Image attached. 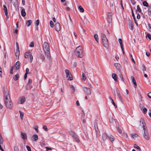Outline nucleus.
Masks as SVG:
<instances>
[{"mask_svg": "<svg viewBox=\"0 0 151 151\" xmlns=\"http://www.w3.org/2000/svg\"><path fill=\"white\" fill-rule=\"evenodd\" d=\"M4 102L7 108L11 109L13 106V104L9 96V91L6 89H4Z\"/></svg>", "mask_w": 151, "mask_h": 151, "instance_id": "f257e3e1", "label": "nucleus"}, {"mask_svg": "<svg viewBox=\"0 0 151 151\" xmlns=\"http://www.w3.org/2000/svg\"><path fill=\"white\" fill-rule=\"evenodd\" d=\"M43 50L46 55L48 57L50 56V47L48 43L46 42H44L43 45Z\"/></svg>", "mask_w": 151, "mask_h": 151, "instance_id": "f03ea898", "label": "nucleus"}, {"mask_svg": "<svg viewBox=\"0 0 151 151\" xmlns=\"http://www.w3.org/2000/svg\"><path fill=\"white\" fill-rule=\"evenodd\" d=\"M101 35L102 45L104 47L108 48L109 47V44L107 39L104 34L101 33Z\"/></svg>", "mask_w": 151, "mask_h": 151, "instance_id": "7ed1b4c3", "label": "nucleus"}, {"mask_svg": "<svg viewBox=\"0 0 151 151\" xmlns=\"http://www.w3.org/2000/svg\"><path fill=\"white\" fill-rule=\"evenodd\" d=\"M76 55L78 57L82 58L83 55V50L82 47L79 46L77 47L75 51Z\"/></svg>", "mask_w": 151, "mask_h": 151, "instance_id": "20e7f679", "label": "nucleus"}, {"mask_svg": "<svg viewBox=\"0 0 151 151\" xmlns=\"http://www.w3.org/2000/svg\"><path fill=\"white\" fill-rule=\"evenodd\" d=\"M65 71L66 74V77L68 78V80L70 81L73 80V78L72 76L69 71L68 69H66Z\"/></svg>", "mask_w": 151, "mask_h": 151, "instance_id": "39448f33", "label": "nucleus"}, {"mask_svg": "<svg viewBox=\"0 0 151 151\" xmlns=\"http://www.w3.org/2000/svg\"><path fill=\"white\" fill-rule=\"evenodd\" d=\"M24 57L27 59L30 58V62L31 63L33 59V57L30 52H25Z\"/></svg>", "mask_w": 151, "mask_h": 151, "instance_id": "423d86ee", "label": "nucleus"}, {"mask_svg": "<svg viewBox=\"0 0 151 151\" xmlns=\"http://www.w3.org/2000/svg\"><path fill=\"white\" fill-rule=\"evenodd\" d=\"M70 134L72 136L73 138L75 139V141L78 143L80 142V140L79 139L78 136L74 132L70 131Z\"/></svg>", "mask_w": 151, "mask_h": 151, "instance_id": "0eeeda50", "label": "nucleus"}, {"mask_svg": "<svg viewBox=\"0 0 151 151\" xmlns=\"http://www.w3.org/2000/svg\"><path fill=\"white\" fill-rule=\"evenodd\" d=\"M144 131V134H143V136L145 139L147 140H149L150 139V136L148 133L147 129H143Z\"/></svg>", "mask_w": 151, "mask_h": 151, "instance_id": "6e6552de", "label": "nucleus"}, {"mask_svg": "<svg viewBox=\"0 0 151 151\" xmlns=\"http://www.w3.org/2000/svg\"><path fill=\"white\" fill-rule=\"evenodd\" d=\"M83 89L85 93L87 95H89L91 94V91L89 88L84 87H83Z\"/></svg>", "mask_w": 151, "mask_h": 151, "instance_id": "1a4fd4ad", "label": "nucleus"}, {"mask_svg": "<svg viewBox=\"0 0 151 151\" xmlns=\"http://www.w3.org/2000/svg\"><path fill=\"white\" fill-rule=\"evenodd\" d=\"M112 20V14L111 13L109 12L107 14V21L109 23H111Z\"/></svg>", "mask_w": 151, "mask_h": 151, "instance_id": "9d476101", "label": "nucleus"}, {"mask_svg": "<svg viewBox=\"0 0 151 151\" xmlns=\"http://www.w3.org/2000/svg\"><path fill=\"white\" fill-rule=\"evenodd\" d=\"M140 122V125L142 126L143 129L147 128V127L145 126L146 124L143 119H141Z\"/></svg>", "mask_w": 151, "mask_h": 151, "instance_id": "9b49d317", "label": "nucleus"}, {"mask_svg": "<svg viewBox=\"0 0 151 151\" xmlns=\"http://www.w3.org/2000/svg\"><path fill=\"white\" fill-rule=\"evenodd\" d=\"M55 30L57 31H59L60 30V23L58 22L56 23L55 25Z\"/></svg>", "mask_w": 151, "mask_h": 151, "instance_id": "f8f14e48", "label": "nucleus"}, {"mask_svg": "<svg viewBox=\"0 0 151 151\" xmlns=\"http://www.w3.org/2000/svg\"><path fill=\"white\" fill-rule=\"evenodd\" d=\"M4 12L5 13V15L6 16L7 19L9 18L8 15V11L6 6L4 5L3 6Z\"/></svg>", "mask_w": 151, "mask_h": 151, "instance_id": "ddd939ff", "label": "nucleus"}, {"mask_svg": "<svg viewBox=\"0 0 151 151\" xmlns=\"http://www.w3.org/2000/svg\"><path fill=\"white\" fill-rule=\"evenodd\" d=\"M21 135L22 138L24 140L27 138V134H26L25 133L21 132Z\"/></svg>", "mask_w": 151, "mask_h": 151, "instance_id": "4468645a", "label": "nucleus"}, {"mask_svg": "<svg viewBox=\"0 0 151 151\" xmlns=\"http://www.w3.org/2000/svg\"><path fill=\"white\" fill-rule=\"evenodd\" d=\"M11 1L12 3L15 7L18 6V0H11Z\"/></svg>", "mask_w": 151, "mask_h": 151, "instance_id": "2eb2a0df", "label": "nucleus"}, {"mask_svg": "<svg viewBox=\"0 0 151 151\" xmlns=\"http://www.w3.org/2000/svg\"><path fill=\"white\" fill-rule=\"evenodd\" d=\"M94 127L95 128V131L97 133L98 131V129L97 126V120H95V122H94Z\"/></svg>", "mask_w": 151, "mask_h": 151, "instance_id": "dca6fc26", "label": "nucleus"}, {"mask_svg": "<svg viewBox=\"0 0 151 151\" xmlns=\"http://www.w3.org/2000/svg\"><path fill=\"white\" fill-rule=\"evenodd\" d=\"M27 90H29L31 89L32 86L30 84L27 83L25 86Z\"/></svg>", "mask_w": 151, "mask_h": 151, "instance_id": "f3484780", "label": "nucleus"}, {"mask_svg": "<svg viewBox=\"0 0 151 151\" xmlns=\"http://www.w3.org/2000/svg\"><path fill=\"white\" fill-rule=\"evenodd\" d=\"M131 78L132 80V82L133 84H134V86L135 88L137 87V84L136 80H135L134 77L133 76H131Z\"/></svg>", "mask_w": 151, "mask_h": 151, "instance_id": "a211bd4d", "label": "nucleus"}, {"mask_svg": "<svg viewBox=\"0 0 151 151\" xmlns=\"http://www.w3.org/2000/svg\"><path fill=\"white\" fill-rule=\"evenodd\" d=\"M20 65V63L19 61H17L16 63L15 64V67L16 70H18L19 69Z\"/></svg>", "mask_w": 151, "mask_h": 151, "instance_id": "6ab92c4d", "label": "nucleus"}, {"mask_svg": "<svg viewBox=\"0 0 151 151\" xmlns=\"http://www.w3.org/2000/svg\"><path fill=\"white\" fill-rule=\"evenodd\" d=\"M25 100V99L24 97L22 96L20 97L19 99V101L20 102V104H22L24 102Z\"/></svg>", "mask_w": 151, "mask_h": 151, "instance_id": "aec40b11", "label": "nucleus"}, {"mask_svg": "<svg viewBox=\"0 0 151 151\" xmlns=\"http://www.w3.org/2000/svg\"><path fill=\"white\" fill-rule=\"evenodd\" d=\"M112 77L113 79L115 81L117 82L118 80L117 79V76L115 73H113L112 74Z\"/></svg>", "mask_w": 151, "mask_h": 151, "instance_id": "412c9836", "label": "nucleus"}, {"mask_svg": "<svg viewBox=\"0 0 151 151\" xmlns=\"http://www.w3.org/2000/svg\"><path fill=\"white\" fill-rule=\"evenodd\" d=\"M107 135L106 133L103 134L102 135V138L103 140L104 141L107 138Z\"/></svg>", "mask_w": 151, "mask_h": 151, "instance_id": "4be33fe9", "label": "nucleus"}, {"mask_svg": "<svg viewBox=\"0 0 151 151\" xmlns=\"http://www.w3.org/2000/svg\"><path fill=\"white\" fill-rule=\"evenodd\" d=\"M32 23V21L31 20H29L26 21V24L27 27H29L31 25Z\"/></svg>", "mask_w": 151, "mask_h": 151, "instance_id": "5701e85b", "label": "nucleus"}, {"mask_svg": "<svg viewBox=\"0 0 151 151\" xmlns=\"http://www.w3.org/2000/svg\"><path fill=\"white\" fill-rule=\"evenodd\" d=\"M114 66L117 69L119 70L120 68V65L118 63H115L114 64Z\"/></svg>", "mask_w": 151, "mask_h": 151, "instance_id": "b1692460", "label": "nucleus"}, {"mask_svg": "<svg viewBox=\"0 0 151 151\" xmlns=\"http://www.w3.org/2000/svg\"><path fill=\"white\" fill-rule=\"evenodd\" d=\"M21 15L23 17H25L26 15V13L25 12V9H22L21 12Z\"/></svg>", "mask_w": 151, "mask_h": 151, "instance_id": "393cba45", "label": "nucleus"}, {"mask_svg": "<svg viewBox=\"0 0 151 151\" xmlns=\"http://www.w3.org/2000/svg\"><path fill=\"white\" fill-rule=\"evenodd\" d=\"M32 138L33 139L34 141H36L38 139V136L36 134H34L32 136Z\"/></svg>", "mask_w": 151, "mask_h": 151, "instance_id": "a878e982", "label": "nucleus"}, {"mask_svg": "<svg viewBox=\"0 0 151 151\" xmlns=\"http://www.w3.org/2000/svg\"><path fill=\"white\" fill-rule=\"evenodd\" d=\"M15 55L16 56L17 58H19V49L16 50Z\"/></svg>", "mask_w": 151, "mask_h": 151, "instance_id": "bb28decb", "label": "nucleus"}, {"mask_svg": "<svg viewBox=\"0 0 151 151\" xmlns=\"http://www.w3.org/2000/svg\"><path fill=\"white\" fill-rule=\"evenodd\" d=\"M116 91V92L117 93V96H118L119 98V99L120 101H121L122 102V99L121 96V95L120 94V93H119V92H118L119 90H117Z\"/></svg>", "mask_w": 151, "mask_h": 151, "instance_id": "cd10ccee", "label": "nucleus"}, {"mask_svg": "<svg viewBox=\"0 0 151 151\" xmlns=\"http://www.w3.org/2000/svg\"><path fill=\"white\" fill-rule=\"evenodd\" d=\"M109 139L111 141L113 142L114 140V137L111 135L108 136Z\"/></svg>", "mask_w": 151, "mask_h": 151, "instance_id": "c85d7f7f", "label": "nucleus"}, {"mask_svg": "<svg viewBox=\"0 0 151 151\" xmlns=\"http://www.w3.org/2000/svg\"><path fill=\"white\" fill-rule=\"evenodd\" d=\"M94 38L97 42H99V37L98 35L96 34L94 35Z\"/></svg>", "mask_w": 151, "mask_h": 151, "instance_id": "c756f323", "label": "nucleus"}, {"mask_svg": "<svg viewBox=\"0 0 151 151\" xmlns=\"http://www.w3.org/2000/svg\"><path fill=\"white\" fill-rule=\"evenodd\" d=\"M134 147L138 151H141L140 148L136 144L134 145Z\"/></svg>", "mask_w": 151, "mask_h": 151, "instance_id": "7c9ffc66", "label": "nucleus"}, {"mask_svg": "<svg viewBox=\"0 0 151 151\" xmlns=\"http://www.w3.org/2000/svg\"><path fill=\"white\" fill-rule=\"evenodd\" d=\"M109 99L111 100V103L114 105V106L115 107H117V105L115 104L114 102L113 99L111 97H109Z\"/></svg>", "mask_w": 151, "mask_h": 151, "instance_id": "2f4dec72", "label": "nucleus"}, {"mask_svg": "<svg viewBox=\"0 0 151 151\" xmlns=\"http://www.w3.org/2000/svg\"><path fill=\"white\" fill-rule=\"evenodd\" d=\"M129 24L130 25L129 28L131 30H133V24L132 21H131L129 23Z\"/></svg>", "mask_w": 151, "mask_h": 151, "instance_id": "473e14b6", "label": "nucleus"}, {"mask_svg": "<svg viewBox=\"0 0 151 151\" xmlns=\"http://www.w3.org/2000/svg\"><path fill=\"white\" fill-rule=\"evenodd\" d=\"M78 9L81 12H83L84 11V9L81 6H79Z\"/></svg>", "mask_w": 151, "mask_h": 151, "instance_id": "72a5a7b5", "label": "nucleus"}, {"mask_svg": "<svg viewBox=\"0 0 151 151\" xmlns=\"http://www.w3.org/2000/svg\"><path fill=\"white\" fill-rule=\"evenodd\" d=\"M120 44V45L121 46V47H123V44L122 43V40L121 38H119L118 40Z\"/></svg>", "mask_w": 151, "mask_h": 151, "instance_id": "f704fd0d", "label": "nucleus"}, {"mask_svg": "<svg viewBox=\"0 0 151 151\" xmlns=\"http://www.w3.org/2000/svg\"><path fill=\"white\" fill-rule=\"evenodd\" d=\"M109 122L111 123H113L114 122V119L112 116H110L109 117Z\"/></svg>", "mask_w": 151, "mask_h": 151, "instance_id": "c9c22d12", "label": "nucleus"}, {"mask_svg": "<svg viewBox=\"0 0 151 151\" xmlns=\"http://www.w3.org/2000/svg\"><path fill=\"white\" fill-rule=\"evenodd\" d=\"M19 77V75L18 74H17L14 77L13 79L14 80L16 81L18 79Z\"/></svg>", "mask_w": 151, "mask_h": 151, "instance_id": "e433bc0d", "label": "nucleus"}, {"mask_svg": "<svg viewBox=\"0 0 151 151\" xmlns=\"http://www.w3.org/2000/svg\"><path fill=\"white\" fill-rule=\"evenodd\" d=\"M19 112L20 113V118L22 119L24 116L23 113L20 111H19Z\"/></svg>", "mask_w": 151, "mask_h": 151, "instance_id": "4c0bfd02", "label": "nucleus"}, {"mask_svg": "<svg viewBox=\"0 0 151 151\" xmlns=\"http://www.w3.org/2000/svg\"><path fill=\"white\" fill-rule=\"evenodd\" d=\"M143 4L144 6L147 7L148 6V3L145 1L143 2Z\"/></svg>", "mask_w": 151, "mask_h": 151, "instance_id": "58836bf2", "label": "nucleus"}, {"mask_svg": "<svg viewBox=\"0 0 151 151\" xmlns=\"http://www.w3.org/2000/svg\"><path fill=\"white\" fill-rule=\"evenodd\" d=\"M80 30L83 34H86V31L82 27H81V29H80Z\"/></svg>", "mask_w": 151, "mask_h": 151, "instance_id": "ea45409f", "label": "nucleus"}, {"mask_svg": "<svg viewBox=\"0 0 151 151\" xmlns=\"http://www.w3.org/2000/svg\"><path fill=\"white\" fill-rule=\"evenodd\" d=\"M137 11H138L140 13L141 12V10L139 5H138L137 6V10L136 11L137 12Z\"/></svg>", "mask_w": 151, "mask_h": 151, "instance_id": "a19ab883", "label": "nucleus"}, {"mask_svg": "<svg viewBox=\"0 0 151 151\" xmlns=\"http://www.w3.org/2000/svg\"><path fill=\"white\" fill-rule=\"evenodd\" d=\"M132 136L133 138H134L138 136V135L136 133H133L132 134Z\"/></svg>", "mask_w": 151, "mask_h": 151, "instance_id": "79ce46f5", "label": "nucleus"}, {"mask_svg": "<svg viewBox=\"0 0 151 151\" xmlns=\"http://www.w3.org/2000/svg\"><path fill=\"white\" fill-rule=\"evenodd\" d=\"M142 71L143 72L145 71L146 70V69L145 67V65H144L142 64Z\"/></svg>", "mask_w": 151, "mask_h": 151, "instance_id": "37998d69", "label": "nucleus"}, {"mask_svg": "<svg viewBox=\"0 0 151 151\" xmlns=\"http://www.w3.org/2000/svg\"><path fill=\"white\" fill-rule=\"evenodd\" d=\"M50 26L51 27H54V24L53 22L51 20L50 21Z\"/></svg>", "mask_w": 151, "mask_h": 151, "instance_id": "c03bdc74", "label": "nucleus"}, {"mask_svg": "<svg viewBox=\"0 0 151 151\" xmlns=\"http://www.w3.org/2000/svg\"><path fill=\"white\" fill-rule=\"evenodd\" d=\"M148 14L149 16L150 17V19L151 20V11L148 9Z\"/></svg>", "mask_w": 151, "mask_h": 151, "instance_id": "a18cd8bd", "label": "nucleus"}, {"mask_svg": "<svg viewBox=\"0 0 151 151\" xmlns=\"http://www.w3.org/2000/svg\"><path fill=\"white\" fill-rule=\"evenodd\" d=\"M29 46L31 47H33L34 46V42H31L29 45Z\"/></svg>", "mask_w": 151, "mask_h": 151, "instance_id": "49530a36", "label": "nucleus"}, {"mask_svg": "<svg viewBox=\"0 0 151 151\" xmlns=\"http://www.w3.org/2000/svg\"><path fill=\"white\" fill-rule=\"evenodd\" d=\"M82 76L83 77V79L84 80H85L86 78V77L85 76V74L84 73H83L82 75Z\"/></svg>", "mask_w": 151, "mask_h": 151, "instance_id": "de8ad7c7", "label": "nucleus"}, {"mask_svg": "<svg viewBox=\"0 0 151 151\" xmlns=\"http://www.w3.org/2000/svg\"><path fill=\"white\" fill-rule=\"evenodd\" d=\"M117 130L118 132L119 133L121 134L122 133V131L120 128H119V127H117Z\"/></svg>", "mask_w": 151, "mask_h": 151, "instance_id": "09e8293b", "label": "nucleus"}, {"mask_svg": "<svg viewBox=\"0 0 151 151\" xmlns=\"http://www.w3.org/2000/svg\"><path fill=\"white\" fill-rule=\"evenodd\" d=\"M143 113L144 114H146V113H147V109L146 108H144L143 109Z\"/></svg>", "mask_w": 151, "mask_h": 151, "instance_id": "8fccbe9b", "label": "nucleus"}, {"mask_svg": "<svg viewBox=\"0 0 151 151\" xmlns=\"http://www.w3.org/2000/svg\"><path fill=\"white\" fill-rule=\"evenodd\" d=\"M39 20L38 19L35 22V24L37 26L38 25H39Z\"/></svg>", "mask_w": 151, "mask_h": 151, "instance_id": "3c124183", "label": "nucleus"}, {"mask_svg": "<svg viewBox=\"0 0 151 151\" xmlns=\"http://www.w3.org/2000/svg\"><path fill=\"white\" fill-rule=\"evenodd\" d=\"M14 151H19L18 148L17 146H15L14 148Z\"/></svg>", "mask_w": 151, "mask_h": 151, "instance_id": "603ef678", "label": "nucleus"}, {"mask_svg": "<svg viewBox=\"0 0 151 151\" xmlns=\"http://www.w3.org/2000/svg\"><path fill=\"white\" fill-rule=\"evenodd\" d=\"M119 77L124 82V80L123 78V76L122 74H120L119 75Z\"/></svg>", "mask_w": 151, "mask_h": 151, "instance_id": "864d4df0", "label": "nucleus"}, {"mask_svg": "<svg viewBox=\"0 0 151 151\" xmlns=\"http://www.w3.org/2000/svg\"><path fill=\"white\" fill-rule=\"evenodd\" d=\"M26 147L28 151H31V150L30 147L28 146H26Z\"/></svg>", "mask_w": 151, "mask_h": 151, "instance_id": "5fc2aeb1", "label": "nucleus"}, {"mask_svg": "<svg viewBox=\"0 0 151 151\" xmlns=\"http://www.w3.org/2000/svg\"><path fill=\"white\" fill-rule=\"evenodd\" d=\"M130 1L132 4L133 5H134L136 2L134 0H130Z\"/></svg>", "mask_w": 151, "mask_h": 151, "instance_id": "6e6d98bb", "label": "nucleus"}, {"mask_svg": "<svg viewBox=\"0 0 151 151\" xmlns=\"http://www.w3.org/2000/svg\"><path fill=\"white\" fill-rule=\"evenodd\" d=\"M148 25L149 27V30L151 32V24H148Z\"/></svg>", "mask_w": 151, "mask_h": 151, "instance_id": "4d7b16f0", "label": "nucleus"}, {"mask_svg": "<svg viewBox=\"0 0 151 151\" xmlns=\"http://www.w3.org/2000/svg\"><path fill=\"white\" fill-rule=\"evenodd\" d=\"M40 58L42 59V60H44V59H45V57L44 56V55H41V56H40Z\"/></svg>", "mask_w": 151, "mask_h": 151, "instance_id": "13d9d810", "label": "nucleus"}, {"mask_svg": "<svg viewBox=\"0 0 151 151\" xmlns=\"http://www.w3.org/2000/svg\"><path fill=\"white\" fill-rule=\"evenodd\" d=\"M14 33L17 34L18 33V29H14L13 30Z\"/></svg>", "mask_w": 151, "mask_h": 151, "instance_id": "bf43d9fd", "label": "nucleus"}, {"mask_svg": "<svg viewBox=\"0 0 151 151\" xmlns=\"http://www.w3.org/2000/svg\"><path fill=\"white\" fill-rule=\"evenodd\" d=\"M38 127L37 126H36L34 128L35 129L37 132V133L38 132Z\"/></svg>", "mask_w": 151, "mask_h": 151, "instance_id": "052dcab7", "label": "nucleus"}, {"mask_svg": "<svg viewBox=\"0 0 151 151\" xmlns=\"http://www.w3.org/2000/svg\"><path fill=\"white\" fill-rule=\"evenodd\" d=\"M29 69L28 68H26L25 70V73L28 74L29 73Z\"/></svg>", "mask_w": 151, "mask_h": 151, "instance_id": "680f3d73", "label": "nucleus"}, {"mask_svg": "<svg viewBox=\"0 0 151 151\" xmlns=\"http://www.w3.org/2000/svg\"><path fill=\"white\" fill-rule=\"evenodd\" d=\"M43 129H44L45 130V131H47V129L46 126H45V125L43 126Z\"/></svg>", "mask_w": 151, "mask_h": 151, "instance_id": "e2e57ef3", "label": "nucleus"}, {"mask_svg": "<svg viewBox=\"0 0 151 151\" xmlns=\"http://www.w3.org/2000/svg\"><path fill=\"white\" fill-rule=\"evenodd\" d=\"M147 36L148 37V38L150 39V40H151V35L149 34V33H147Z\"/></svg>", "mask_w": 151, "mask_h": 151, "instance_id": "0e129e2a", "label": "nucleus"}, {"mask_svg": "<svg viewBox=\"0 0 151 151\" xmlns=\"http://www.w3.org/2000/svg\"><path fill=\"white\" fill-rule=\"evenodd\" d=\"M148 97L151 99V92L149 93L147 95Z\"/></svg>", "mask_w": 151, "mask_h": 151, "instance_id": "69168bd1", "label": "nucleus"}, {"mask_svg": "<svg viewBox=\"0 0 151 151\" xmlns=\"http://www.w3.org/2000/svg\"><path fill=\"white\" fill-rule=\"evenodd\" d=\"M13 67H12L10 70V73L11 74H12L13 73Z\"/></svg>", "mask_w": 151, "mask_h": 151, "instance_id": "338daca9", "label": "nucleus"}, {"mask_svg": "<svg viewBox=\"0 0 151 151\" xmlns=\"http://www.w3.org/2000/svg\"><path fill=\"white\" fill-rule=\"evenodd\" d=\"M137 19H139L140 18V14H139L138 13L137 14Z\"/></svg>", "mask_w": 151, "mask_h": 151, "instance_id": "774afa93", "label": "nucleus"}]
</instances>
